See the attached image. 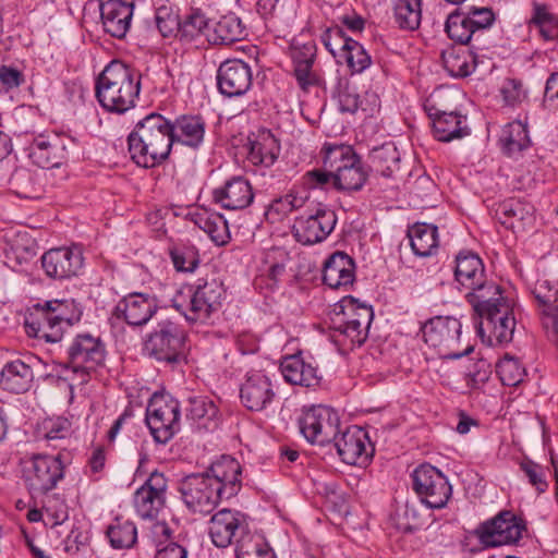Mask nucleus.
I'll use <instances>...</instances> for the list:
<instances>
[{
  "label": "nucleus",
  "mask_w": 558,
  "mask_h": 558,
  "mask_svg": "<svg viewBox=\"0 0 558 558\" xmlns=\"http://www.w3.org/2000/svg\"><path fill=\"white\" fill-rule=\"evenodd\" d=\"M499 142L505 154L510 157L519 155L531 144L526 125L520 121L508 123L502 129Z\"/></svg>",
  "instance_id": "79ce46f5"
},
{
  "label": "nucleus",
  "mask_w": 558,
  "mask_h": 558,
  "mask_svg": "<svg viewBox=\"0 0 558 558\" xmlns=\"http://www.w3.org/2000/svg\"><path fill=\"white\" fill-rule=\"evenodd\" d=\"M17 259H29L37 254V243L27 232L7 231L3 235Z\"/></svg>",
  "instance_id": "8fccbe9b"
},
{
  "label": "nucleus",
  "mask_w": 558,
  "mask_h": 558,
  "mask_svg": "<svg viewBox=\"0 0 558 558\" xmlns=\"http://www.w3.org/2000/svg\"><path fill=\"white\" fill-rule=\"evenodd\" d=\"M316 56V46L313 41L305 43L303 45H293L292 47V60L294 65H301L303 63H314Z\"/></svg>",
  "instance_id": "69168bd1"
},
{
  "label": "nucleus",
  "mask_w": 558,
  "mask_h": 558,
  "mask_svg": "<svg viewBox=\"0 0 558 558\" xmlns=\"http://www.w3.org/2000/svg\"><path fill=\"white\" fill-rule=\"evenodd\" d=\"M465 296L478 316L507 302V299L501 294L499 286L488 281L486 277L478 287L474 286V289H468Z\"/></svg>",
  "instance_id": "c756f323"
},
{
  "label": "nucleus",
  "mask_w": 558,
  "mask_h": 558,
  "mask_svg": "<svg viewBox=\"0 0 558 558\" xmlns=\"http://www.w3.org/2000/svg\"><path fill=\"white\" fill-rule=\"evenodd\" d=\"M462 324L452 316H436L426 322L422 327L424 341L444 353L448 359H459L469 354L473 349L466 348L463 352L450 351L458 343L461 335Z\"/></svg>",
  "instance_id": "1a4fd4ad"
},
{
  "label": "nucleus",
  "mask_w": 558,
  "mask_h": 558,
  "mask_svg": "<svg viewBox=\"0 0 558 558\" xmlns=\"http://www.w3.org/2000/svg\"><path fill=\"white\" fill-rule=\"evenodd\" d=\"M340 418L336 411L325 405H314L303 412L299 426L305 439L325 446L333 442L340 459L350 465H365L374 452L367 433L350 426L339 435Z\"/></svg>",
  "instance_id": "f257e3e1"
},
{
  "label": "nucleus",
  "mask_w": 558,
  "mask_h": 558,
  "mask_svg": "<svg viewBox=\"0 0 558 558\" xmlns=\"http://www.w3.org/2000/svg\"><path fill=\"white\" fill-rule=\"evenodd\" d=\"M533 294L541 310L546 335L553 343L558 344V275L545 274L537 280Z\"/></svg>",
  "instance_id": "ddd939ff"
},
{
  "label": "nucleus",
  "mask_w": 558,
  "mask_h": 558,
  "mask_svg": "<svg viewBox=\"0 0 558 558\" xmlns=\"http://www.w3.org/2000/svg\"><path fill=\"white\" fill-rule=\"evenodd\" d=\"M344 315L348 317L347 319L352 323H361V326L369 329L371 323L374 318V312L372 306L359 304L356 300L350 299L349 303L345 305Z\"/></svg>",
  "instance_id": "bf43d9fd"
},
{
  "label": "nucleus",
  "mask_w": 558,
  "mask_h": 558,
  "mask_svg": "<svg viewBox=\"0 0 558 558\" xmlns=\"http://www.w3.org/2000/svg\"><path fill=\"white\" fill-rule=\"evenodd\" d=\"M241 465L230 456H222L205 473L191 474L180 484L185 506L193 512L210 513L221 499H229L241 487Z\"/></svg>",
  "instance_id": "f03ea898"
},
{
  "label": "nucleus",
  "mask_w": 558,
  "mask_h": 558,
  "mask_svg": "<svg viewBox=\"0 0 558 558\" xmlns=\"http://www.w3.org/2000/svg\"><path fill=\"white\" fill-rule=\"evenodd\" d=\"M355 278V264L343 252L333 253L324 264L323 281L331 289L349 287Z\"/></svg>",
  "instance_id": "bb28decb"
},
{
  "label": "nucleus",
  "mask_w": 558,
  "mask_h": 558,
  "mask_svg": "<svg viewBox=\"0 0 558 558\" xmlns=\"http://www.w3.org/2000/svg\"><path fill=\"white\" fill-rule=\"evenodd\" d=\"M106 350L100 338L81 333L68 348V362L63 366L78 377L80 385H84L88 381L90 372L104 364Z\"/></svg>",
  "instance_id": "6e6552de"
},
{
  "label": "nucleus",
  "mask_w": 558,
  "mask_h": 558,
  "mask_svg": "<svg viewBox=\"0 0 558 558\" xmlns=\"http://www.w3.org/2000/svg\"><path fill=\"white\" fill-rule=\"evenodd\" d=\"M322 153L323 166L333 173L335 189L356 192L364 186L368 172L352 146L325 144Z\"/></svg>",
  "instance_id": "39448f33"
},
{
  "label": "nucleus",
  "mask_w": 558,
  "mask_h": 558,
  "mask_svg": "<svg viewBox=\"0 0 558 558\" xmlns=\"http://www.w3.org/2000/svg\"><path fill=\"white\" fill-rule=\"evenodd\" d=\"M21 468L24 484L34 498L56 488L64 476L59 456L34 453L21 460Z\"/></svg>",
  "instance_id": "0eeeda50"
},
{
  "label": "nucleus",
  "mask_w": 558,
  "mask_h": 558,
  "mask_svg": "<svg viewBox=\"0 0 558 558\" xmlns=\"http://www.w3.org/2000/svg\"><path fill=\"white\" fill-rule=\"evenodd\" d=\"M245 36L246 31L241 19L234 14H228L215 23L207 39L215 45H230L242 40Z\"/></svg>",
  "instance_id": "f704fd0d"
},
{
  "label": "nucleus",
  "mask_w": 558,
  "mask_h": 558,
  "mask_svg": "<svg viewBox=\"0 0 558 558\" xmlns=\"http://www.w3.org/2000/svg\"><path fill=\"white\" fill-rule=\"evenodd\" d=\"M313 64L303 63L294 65V76L299 86L307 92L312 86H320L323 84L320 77L312 70Z\"/></svg>",
  "instance_id": "e2e57ef3"
},
{
  "label": "nucleus",
  "mask_w": 558,
  "mask_h": 558,
  "mask_svg": "<svg viewBox=\"0 0 558 558\" xmlns=\"http://www.w3.org/2000/svg\"><path fill=\"white\" fill-rule=\"evenodd\" d=\"M213 196L217 204L229 210L244 209L254 199L250 182L242 177H235L227 181L222 187L214 191Z\"/></svg>",
  "instance_id": "393cba45"
},
{
  "label": "nucleus",
  "mask_w": 558,
  "mask_h": 558,
  "mask_svg": "<svg viewBox=\"0 0 558 558\" xmlns=\"http://www.w3.org/2000/svg\"><path fill=\"white\" fill-rule=\"evenodd\" d=\"M171 130V122L163 116H146L128 137L131 158L144 168L161 163L168 158L173 144Z\"/></svg>",
  "instance_id": "7ed1b4c3"
},
{
  "label": "nucleus",
  "mask_w": 558,
  "mask_h": 558,
  "mask_svg": "<svg viewBox=\"0 0 558 558\" xmlns=\"http://www.w3.org/2000/svg\"><path fill=\"white\" fill-rule=\"evenodd\" d=\"M322 39L326 49L331 54H335L331 39L337 41V44H342L341 53L339 56L344 59L353 73H361L369 66L371 57L366 50L356 40L345 37L341 28L335 27L328 29L323 35Z\"/></svg>",
  "instance_id": "412c9836"
},
{
  "label": "nucleus",
  "mask_w": 558,
  "mask_h": 558,
  "mask_svg": "<svg viewBox=\"0 0 558 558\" xmlns=\"http://www.w3.org/2000/svg\"><path fill=\"white\" fill-rule=\"evenodd\" d=\"M25 328L29 336L47 342H59L63 336V328L58 326L51 310L47 307V301L33 306L25 319Z\"/></svg>",
  "instance_id": "4be33fe9"
},
{
  "label": "nucleus",
  "mask_w": 558,
  "mask_h": 558,
  "mask_svg": "<svg viewBox=\"0 0 558 558\" xmlns=\"http://www.w3.org/2000/svg\"><path fill=\"white\" fill-rule=\"evenodd\" d=\"M515 328V319L513 315L504 316V320H500L499 325H493L492 328L486 329V336L488 342L494 344H504L512 340Z\"/></svg>",
  "instance_id": "4d7b16f0"
},
{
  "label": "nucleus",
  "mask_w": 558,
  "mask_h": 558,
  "mask_svg": "<svg viewBox=\"0 0 558 558\" xmlns=\"http://www.w3.org/2000/svg\"><path fill=\"white\" fill-rule=\"evenodd\" d=\"M338 100L342 112L354 113L361 107L360 96L349 88L338 93Z\"/></svg>",
  "instance_id": "774afa93"
},
{
  "label": "nucleus",
  "mask_w": 558,
  "mask_h": 558,
  "mask_svg": "<svg viewBox=\"0 0 558 558\" xmlns=\"http://www.w3.org/2000/svg\"><path fill=\"white\" fill-rule=\"evenodd\" d=\"M336 213L327 207H319L315 214L295 220L293 235L298 242L312 245L325 240L335 229Z\"/></svg>",
  "instance_id": "dca6fc26"
},
{
  "label": "nucleus",
  "mask_w": 558,
  "mask_h": 558,
  "mask_svg": "<svg viewBox=\"0 0 558 558\" xmlns=\"http://www.w3.org/2000/svg\"><path fill=\"white\" fill-rule=\"evenodd\" d=\"M532 207L518 199H508L497 209L500 222L507 228H514V220L524 221L532 215Z\"/></svg>",
  "instance_id": "09e8293b"
},
{
  "label": "nucleus",
  "mask_w": 558,
  "mask_h": 558,
  "mask_svg": "<svg viewBox=\"0 0 558 558\" xmlns=\"http://www.w3.org/2000/svg\"><path fill=\"white\" fill-rule=\"evenodd\" d=\"M210 34V27L206 17L201 13H193L184 22H180L178 37L182 40L191 41L198 36Z\"/></svg>",
  "instance_id": "603ef678"
},
{
  "label": "nucleus",
  "mask_w": 558,
  "mask_h": 558,
  "mask_svg": "<svg viewBox=\"0 0 558 558\" xmlns=\"http://www.w3.org/2000/svg\"><path fill=\"white\" fill-rule=\"evenodd\" d=\"M170 256L179 271H193L198 265L197 252L192 246H174L170 250Z\"/></svg>",
  "instance_id": "6e6d98bb"
},
{
  "label": "nucleus",
  "mask_w": 558,
  "mask_h": 558,
  "mask_svg": "<svg viewBox=\"0 0 558 558\" xmlns=\"http://www.w3.org/2000/svg\"><path fill=\"white\" fill-rule=\"evenodd\" d=\"M425 110L432 120L434 135L438 141L450 142L470 133L468 126L462 125V117L457 112H446L433 105H426Z\"/></svg>",
  "instance_id": "a878e982"
},
{
  "label": "nucleus",
  "mask_w": 558,
  "mask_h": 558,
  "mask_svg": "<svg viewBox=\"0 0 558 558\" xmlns=\"http://www.w3.org/2000/svg\"><path fill=\"white\" fill-rule=\"evenodd\" d=\"M512 312L508 301L478 316L481 318L477 326L478 335L482 338L486 337L487 328H492L493 325H499L500 320H504V316H510Z\"/></svg>",
  "instance_id": "13d9d810"
},
{
  "label": "nucleus",
  "mask_w": 558,
  "mask_h": 558,
  "mask_svg": "<svg viewBox=\"0 0 558 558\" xmlns=\"http://www.w3.org/2000/svg\"><path fill=\"white\" fill-rule=\"evenodd\" d=\"M222 282L217 279L198 280V284L186 287L177 292L172 299L173 307L180 311L187 320L207 319L211 313L221 307L225 296Z\"/></svg>",
  "instance_id": "423d86ee"
},
{
  "label": "nucleus",
  "mask_w": 558,
  "mask_h": 558,
  "mask_svg": "<svg viewBox=\"0 0 558 558\" xmlns=\"http://www.w3.org/2000/svg\"><path fill=\"white\" fill-rule=\"evenodd\" d=\"M521 469L529 477L530 483L535 486L539 493H544L546 490L547 482L544 480L541 465L532 461H525L521 463Z\"/></svg>",
  "instance_id": "0e129e2a"
},
{
  "label": "nucleus",
  "mask_w": 558,
  "mask_h": 558,
  "mask_svg": "<svg viewBox=\"0 0 558 558\" xmlns=\"http://www.w3.org/2000/svg\"><path fill=\"white\" fill-rule=\"evenodd\" d=\"M33 369L21 360L9 362L0 374V386L10 392H26L33 381Z\"/></svg>",
  "instance_id": "7c9ffc66"
},
{
  "label": "nucleus",
  "mask_w": 558,
  "mask_h": 558,
  "mask_svg": "<svg viewBox=\"0 0 558 558\" xmlns=\"http://www.w3.org/2000/svg\"><path fill=\"white\" fill-rule=\"evenodd\" d=\"M441 59L447 72L454 77L470 75L476 65L477 54L470 50L448 49L441 52Z\"/></svg>",
  "instance_id": "58836bf2"
},
{
  "label": "nucleus",
  "mask_w": 558,
  "mask_h": 558,
  "mask_svg": "<svg viewBox=\"0 0 558 558\" xmlns=\"http://www.w3.org/2000/svg\"><path fill=\"white\" fill-rule=\"evenodd\" d=\"M140 90V75L120 61H112L104 69L95 88L100 106L114 113H124L133 108Z\"/></svg>",
  "instance_id": "20e7f679"
},
{
  "label": "nucleus",
  "mask_w": 558,
  "mask_h": 558,
  "mask_svg": "<svg viewBox=\"0 0 558 558\" xmlns=\"http://www.w3.org/2000/svg\"><path fill=\"white\" fill-rule=\"evenodd\" d=\"M173 143L180 142L191 147H198L204 140L205 122L198 116H182L171 123Z\"/></svg>",
  "instance_id": "473e14b6"
},
{
  "label": "nucleus",
  "mask_w": 558,
  "mask_h": 558,
  "mask_svg": "<svg viewBox=\"0 0 558 558\" xmlns=\"http://www.w3.org/2000/svg\"><path fill=\"white\" fill-rule=\"evenodd\" d=\"M411 247L415 255L427 257L438 248V229L434 225L415 223L409 230Z\"/></svg>",
  "instance_id": "4c0bfd02"
},
{
  "label": "nucleus",
  "mask_w": 558,
  "mask_h": 558,
  "mask_svg": "<svg viewBox=\"0 0 558 558\" xmlns=\"http://www.w3.org/2000/svg\"><path fill=\"white\" fill-rule=\"evenodd\" d=\"M497 373L504 385L514 387L523 381L525 368L518 359L506 355L498 362Z\"/></svg>",
  "instance_id": "3c124183"
},
{
  "label": "nucleus",
  "mask_w": 558,
  "mask_h": 558,
  "mask_svg": "<svg viewBox=\"0 0 558 558\" xmlns=\"http://www.w3.org/2000/svg\"><path fill=\"white\" fill-rule=\"evenodd\" d=\"M468 19L463 10H454L447 17L445 31L453 41L460 45H469L472 49H482L481 43L475 41L474 28H471Z\"/></svg>",
  "instance_id": "c9c22d12"
},
{
  "label": "nucleus",
  "mask_w": 558,
  "mask_h": 558,
  "mask_svg": "<svg viewBox=\"0 0 558 558\" xmlns=\"http://www.w3.org/2000/svg\"><path fill=\"white\" fill-rule=\"evenodd\" d=\"M184 333L171 323H163L145 342V351L157 361L178 363L182 356Z\"/></svg>",
  "instance_id": "4468645a"
},
{
  "label": "nucleus",
  "mask_w": 558,
  "mask_h": 558,
  "mask_svg": "<svg viewBox=\"0 0 558 558\" xmlns=\"http://www.w3.org/2000/svg\"><path fill=\"white\" fill-rule=\"evenodd\" d=\"M422 523L416 510L413 507L405 506L402 517L398 521V529L405 533H413L421 527Z\"/></svg>",
  "instance_id": "338daca9"
},
{
  "label": "nucleus",
  "mask_w": 558,
  "mask_h": 558,
  "mask_svg": "<svg viewBox=\"0 0 558 558\" xmlns=\"http://www.w3.org/2000/svg\"><path fill=\"white\" fill-rule=\"evenodd\" d=\"M280 369L283 378L292 385L314 387L319 383L316 368L306 364L300 355L286 356L280 364Z\"/></svg>",
  "instance_id": "2f4dec72"
},
{
  "label": "nucleus",
  "mask_w": 558,
  "mask_h": 558,
  "mask_svg": "<svg viewBox=\"0 0 558 558\" xmlns=\"http://www.w3.org/2000/svg\"><path fill=\"white\" fill-rule=\"evenodd\" d=\"M251 66L240 59L222 62L217 72V86L226 97H239L252 86Z\"/></svg>",
  "instance_id": "f3484780"
},
{
  "label": "nucleus",
  "mask_w": 558,
  "mask_h": 558,
  "mask_svg": "<svg viewBox=\"0 0 558 558\" xmlns=\"http://www.w3.org/2000/svg\"><path fill=\"white\" fill-rule=\"evenodd\" d=\"M83 266L80 250L57 247L47 251L41 256V267L52 279H66L76 276Z\"/></svg>",
  "instance_id": "6ab92c4d"
},
{
  "label": "nucleus",
  "mask_w": 558,
  "mask_h": 558,
  "mask_svg": "<svg viewBox=\"0 0 558 558\" xmlns=\"http://www.w3.org/2000/svg\"><path fill=\"white\" fill-rule=\"evenodd\" d=\"M238 531L241 535L246 532L243 515L239 511L221 509L210 519L209 535L217 547H228Z\"/></svg>",
  "instance_id": "5701e85b"
},
{
  "label": "nucleus",
  "mask_w": 558,
  "mask_h": 558,
  "mask_svg": "<svg viewBox=\"0 0 558 558\" xmlns=\"http://www.w3.org/2000/svg\"><path fill=\"white\" fill-rule=\"evenodd\" d=\"M464 13L469 17L471 28H474L475 41L480 43L482 33L494 24L495 13L490 8L486 7H471L468 11H464Z\"/></svg>",
  "instance_id": "864d4df0"
},
{
  "label": "nucleus",
  "mask_w": 558,
  "mask_h": 558,
  "mask_svg": "<svg viewBox=\"0 0 558 558\" xmlns=\"http://www.w3.org/2000/svg\"><path fill=\"white\" fill-rule=\"evenodd\" d=\"M156 26L163 37L178 36L180 31V20L168 7H160L155 13Z\"/></svg>",
  "instance_id": "5fc2aeb1"
},
{
  "label": "nucleus",
  "mask_w": 558,
  "mask_h": 558,
  "mask_svg": "<svg viewBox=\"0 0 558 558\" xmlns=\"http://www.w3.org/2000/svg\"><path fill=\"white\" fill-rule=\"evenodd\" d=\"M47 307L51 310L53 318L58 326H72L77 323L82 316L81 306L73 300H50L47 301Z\"/></svg>",
  "instance_id": "de8ad7c7"
},
{
  "label": "nucleus",
  "mask_w": 558,
  "mask_h": 558,
  "mask_svg": "<svg viewBox=\"0 0 558 558\" xmlns=\"http://www.w3.org/2000/svg\"><path fill=\"white\" fill-rule=\"evenodd\" d=\"M189 408L186 409V416L192 420H201L206 416L211 417L216 413V408L211 401L202 397L191 398L189 400Z\"/></svg>",
  "instance_id": "052dcab7"
},
{
  "label": "nucleus",
  "mask_w": 558,
  "mask_h": 558,
  "mask_svg": "<svg viewBox=\"0 0 558 558\" xmlns=\"http://www.w3.org/2000/svg\"><path fill=\"white\" fill-rule=\"evenodd\" d=\"M332 330V341L336 344L349 349H352L355 345H362L368 337V329L361 326V323L356 322L354 324L348 319L339 324H333Z\"/></svg>",
  "instance_id": "c03bdc74"
},
{
  "label": "nucleus",
  "mask_w": 558,
  "mask_h": 558,
  "mask_svg": "<svg viewBox=\"0 0 558 558\" xmlns=\"http://www.w3.org/2000/svg\"><path fill=\"white\" fill-rule=\"evenodd\" d=\"M134 3L131 0H99L102 27L112 37L122 39L131 27Z\"/></svg>",
  "instance_id": "aec40b11"
},
{
  "label": "nucleus",
  "mask_w": 558,
  "mask_h": 558,
  "mask_svg": "<svg viewBox=\"0 0 558 558\" xmlns=\"http://www.w3.org/2000/svg\"><path fill=\"white\" fill-rule=\"evenodd\" d=\"M275 396L276 393L269 378L260 373L248 375L240 389L241 401L251 411L266 409Z\"/></svg>",
  "instance_id": "b1692460"
},
{
  "label": "nucleus",
  "mask_w": 558,
  "mask_h": 558,
  "mask_svg": "<svg viewBox=\"0 0 558 558\" xmlns=\"http://www.w3.org/2000/svg\"><path fill=\"white\" fill-rule=\"evenodd\" d=\"M280 144L270 131L260 132L250 142L248 160L254 165L270 167L278 159Z\"/></svg>",
  "instance_id": "72a5a7b5"
},
{
  "label": "nucleus",
  "mask_w": 558,
  "mask_h": 558,
  "mask_svg": "<svg viewBox=\"0 0 558 558\" xmlns=\"http://www.w3.org/2000/svg\"><path fill=\"white\" fill-rule=\"evenodd\" d=\"M107 536L113 548H131L137 539V530L133 522L116 518L107 529Z\"/></svg>",
  "instance_id": "49530a36"
},
{
  "label": "nucleus",
  "mask_w": 558,
  "mask_h": 558,
  "mask_svg": "<svg viewBox=\"0 0 558 558\" xmlns=\"http://www.w3.org/2000/svg\"><path fill=\"white\" fill-rule=\"evenodd\" d=\"M413 489L429 508L445 507L451 496V486L445 475L430 464L417 466L413 474Z\"/></svg>",
  "instance_id": "9b49d317"
},
{
  "label": "nucleus",
  "mask_w": 558,
  "mask_h": 558,
  "mask_svg": "<svg viewBox=\"0 0 558 558\" xmlns=\"http://www.w3.org/2000/svg\"><path fill=\"white\" fill-rule=\"evenodd\" d=\"M29 157L43 169L59 167L64 158V146L58 136H37L31 144Z\"/></svg>",
  "instance_id": "cd10ccee"
},
{
  "label": "nucleus",
  "mask_w": 558,
  "mask_h": 558,
  "mask_svg": "<svg viewBox=\"0 0 558 558\" xmlns=\"http://www.w3.org/2000/svg\"><path fill=\"white\" fill-rule=\"evenodd\" d=\"M168 481L162 473L153 472L134 494V507L143 519H156L166 505Z\"/></svg>",
  "instance_id": "2eb2a0df"
},
{
  "label": "nucleus",
  "mask_w": 558,
  "mask_h": 558,
  "mask_svg": "<svg viewBox=\"0 0 558 558\" xmlns=\"http://www.w3.org/2000/svg\"><path fill=\"white\" fill-rule=\"evenodd\" d=\"M236 558H276L266 541L258 534L244 532L235 541Z\"/></svg>",
  "instance_id": "37998d69"
},
{
  "label": "nucleus",
  "mask_w": 558,
  "mask_h": 558,
  "mask_svg": "<svg viewBox=\"0 0 558 558\" xmlns=\"http://www.w3.org/2000/svg\"><path fill=\"white\" fill-rule=\"evenodd\" d=\"M180 407L174 399L155 397L146 410V424L156 442H168L179 430Z\"/></svg>",
  "instance_id": "f8f14e48"
},
{
  "label": "nucleus",
  "mask_w": 558,
  "mask_h": 558,
  "mask_svg": "<svg viewBox=\"0 0 558 558\" xmlns=\"http://www.w3.org/2000/svg\"><path fill=\"white\" fill-rule=\"evenodd\" d=\"M44 437L47 440L63 439L70 429V424L65 418H48L43 422Z\"/></svg>",
  "instance_id": "680f3d73"
},
{
  "label": "nucleus",
  "mask_w": 558,
  "mask_h": 558,
  "mask_svg": "<svg viewBox=\"0 0 558 558\" xmlns=\"http://www.w3.org/2000/svg\"><path fill=\"white\" fill-rule=\"evenodd\" d=\"M368 159L371 168L385 178H391L400 170V153L392 143L373 148Z\"/></svg>",
  "instance_id": "e433bc0d"
},
{
  "label": "nucleus",
  "mask_w": 558,
  "mask_h": 558,
  "mask_svg": "<svg viewBox=\"0 0 558 558\" xmlns=\"http://www.w3.org/2000/svg\"><path fill=\"white\" fill-rule=\"evenodd\" d=\"M525 531V523L511 511H501L494 519L482 523L475 531L486 547L517 543Z\"/></svg>",
  "instance_id": "9d476101"
},
{
  "label": "nucleus",
  "mask_w": 558,
  "mask_h": 558,
  "mask_svg": "<svg viewBox=\"0 0 558 558\" xmlns=\"http://www.w3.org/2000/svg\"><path fill=\"white\" fill-rule=\"evenodd\" d=\"M158 310V300L149 293L134 292L124 296L114 307L113 315L130 326H143Z\"/></svg>",
  "instance_id": "a211bd4d"
},
{
  "label": "nucleus",
  "mask_w": 558,
  "mask_h": 558,
  "mask_svg": "<svg viewBox=\"0 0 558 558\" xmlns=\"http://www.w3.org/2000/svg\"><path fill=\"white\" fill-rule=\"evenodd\" d=\"M395 19L400 28L415 31L422 20L421 0H396Z\"/></svg>",
  "instance_id": "a18cd8bd"
},
{
  "label": "nucleus",
  "mask_w": 558,
  "mask_h": 558,
  "mask_svg": "<svg viewBox=\"0 0 558 558\" xmlns=\"http://www.w3.org/2000/svg\"><path fill=\"white\" fill-rule=\"evenodd\" d=\"M485 269L482 259L473 253H460L456 257L454 280L459 289H474L485 278Z\"/></svg>",
  "instance_id": "c85d7f7f"
},
{
  "label": "nucleus",
  "mask_w": 558,
  "mask_h": 558,
  "mask_svg": "<svg viewBox=\"0 0 558 558\" xmlns=\"http://www.w3.org/2000/svg\"><path fill=\"white\" fill-rule=\"evenodd\" d=\"M9 190L22 198H37L41 187L35 172L26 168H16L8 181Z\"/></svg>",
  "instance_id": "a19ab883"
},
{
  "label": "nucleus",
  "mask_w": 558,
  "mask_h": 558,
  "mask_svg": "<svg viewBox=\"0 0 558 558\" xmlns=\"http://www.w3.org/2000/svg\"><path fill=\"white\" fill-rule=\"evenodd\" d=\"M194 221L199 229L209 235L215 244L222 246L229 242V227L222 215L203 211L195 215Z\"/></svg>",
  "instance_id": "ea45409f"
}]
</instances>
